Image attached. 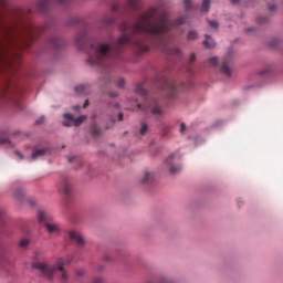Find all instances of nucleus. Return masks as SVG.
<instances>
[{"label": "nucleus", "mask_w": 283, "mask_h": 283, "mask_svg": "<svg viewBox=\"0 0 283 283\" xmlns=\"http://www.w3.org/2000/svg\"><path fill=\"white\" fill-rule=\"evenodd\" d=\"M186 18L181 17L171 22L167 13L158 15V9L149 8L145 13L138 15L137 20L132 23L129 21H124L119 25L120 32L124 34L117 39L116 42L111 44L90 41L86 31H82L77 34L75 39L76 46L78 50H85L88 46L87 63L90 65H96L102 67V74H104V83L112 82V67L109 66V54L116 52L120 54L123 48L132 45L137 50L139 54L143 52H149V44L155 45L157 50H160L165 54H170L171 56H180L182 52L176 46H169L171 41V30L182 25Z\"/></svg>", "instance_id": "nucleus-1"}, {"label": "nucleus", "mask_w": 283, "mask_h": 283, "mask_svg": "<svg viewBox=\"0 0 283 283\" xmlns=\"http://www.w3.org/2000/svg\"><path fill=\"white\" fill-rule=\"evenodd\" d=\"M72 256H60L56 259L53 265H50L45 262L35 261L32 263V269L39 271L42 277H46V280H52L56 271H60L62 280H67V277H70V274H67V272L65 271V266H70V264H72Z\"/></svg>", "instance_id": "nucleus-2"}, {"label": "nucleus", "mask_w": 283, "mask_h": 283, "mask_svg": "<svg viewBox=\"0 0 283 283\" xmlns=\"http://www.w3.org/2000/svg\"><path fill=\"white\" fill-rule=\"evenodd\" d=\"M137 112H144V114H153V116H163V104L160 99L157 97H153L151 99H146L144 105L137 104L136 106Z\"/></svg>", "instance_id": "nucleus-3"}, {"label": "nucleus", "mask_w": 283, "mask_h": 283, "mask_svg": "<svg viewBox=\"0 0 283 283\" xmlns=\"http://www.w3.org/2000/svg\"><path fill=\"white\" fill-rule=\"evenodd\" d=\"M38 220L40 224H44L48 233H59L61 231V227H59L56 222L52 221V217L48 216L45 210L38 211Z\"/></svg>", "instance_id": "nucleus-4"}, {"label": "nucleus", "mask_w": 283, "mask_h": 283, "mask_svg": "<svg viewBox=\"0 0 283 283\" xmlns=\"http://www.w3.org/2000/svg\"><path fill=\"white\" fill-rule=\"evenodd\" d=\"M160 85L169 98H174L178 94V82L164 78L160 81Z\"/></svg>", "instance_id": "nucleus-5"}, {"label": "nucleus", "mask_w": 283, "mask_h": 283, "mask_svg": "<svg viewBox=\"0 0 283 283\" xmlns=\"http://www.w3.org/2000/svg\"><path fill=\"white\" fill-rule=\"evenodd\" d=\"M67 238L78 247V249H83L87 244V240H85L83 233L76 231V230H69L67 231Z\"/></svg>", "instance_id": "nucleus-6"}, {"label": "nucleus", "mask_w": 283, "mask_h": 283, "mask_svg": "<svg viewBox=\"0 0 283 283\" xmlns=\"http://www.w3.org/2000/svg\"><path fill=\"white\" fill-rule=\"evenodd\" d=\"M64 118H65L63 123L64 127H72V126L78 127L84 120L87 119V116L82 115L77 118H74V115L66 113L64 114Z\"/></svg>", "instance_id": "nucleus-7"}, {"label": "nucleus", "mask_w": 283, "mask_h": 283, "mask_svg": "<svg viewBox=\"0 0 283 283\" xmlns=\"http://www.w3.org/2000/svg\"><path fill=\"white\" fill-rule=\"evenodd\" d=\"M59 191L64 198H70V196H72V184L69 178H64L60 181Z\"/></svg>", "instance_id": "nucleus-8"}, {"label": "nucleus", "mask_w": 283, "mask_h": 283, "mask_svg": "<svg viewBox=\"0 0 283 283\" xmlns=\"http://www.w3.org/2000/svg\"><path fill=\"white\" fill-rule=\"evenodd\" d=\"M174 158H176L175 155H170L167 159H166V165L169 167V171L170 174H178V171H180V169H182V167L180 165H176L174 164Z\"/></svg>", "instance_id": "nucleus-9"}, {"label": "nucleus", "mask_w": 283, "mask_h": 283, "mask_svg": "<svg viewBox=\"0 0 283 283\" xmlns=\"http://www.w3.org/2000/svg\"><path fill=\"white\" fill-rule=\"evenodd\" d=\"M54 0H40L38 2V10L40 12H45L48 10V8H50V4L53 2Z\"/></svg>", "instance_id": "nucleus-10"}, {"label": "nucleus", "mask_w": 283, "mask_h": 283, "mask_svg": "<svg viewBox=\"0 0 283 283\" xmlns=\"http://www.w3.org/2000/svg\"><path fill=\"white\" fill-rule=\"evenodd\" d=\"M140 0H128L126 10H140Z\"/></svg>", "instance_id": "nucleus-11"}, {"label": "nucleus", "mask_w": 283, "mask_h": 283, "mask_svg": "<svg viewBox=\"0 0 283 283\" xmlns=\"http://www.w3.org/2000/svg\"><path fill=\"white\" fill-rule=\"evenodd\" d=\"M75 92H76V94L87 95L91 92L90 85L81 84L75 87Z\"/></svg>", "instance_id": "nucleus-12"}, {"label": "nucleus", "mask_w": 283, "mask_h": 283, "mask_svg": "<svg viewBox=\"0 0 283 283\" xmlns=\"http://www.w3.org/2000/svg\"><path fill=\"white\" fill-rule=\"evenodd\" d=\"M145 83H138L135 88L136 94L139 96H147V90H145Z\"/></svg>", "instance_id": "nucleus-13"}, {"label": "nucleus", "mask_w": 283, "mask_h": 283, "mask_svg": "<svg viewBox=\"0 0 283 283\" xmlns=\"http://www.w3.org/2000/svg\"><path fill=\"white\" fill-rule=\"evenodd\" d=\"M45 154H48L46 148L38 149L31 155V158H32V160H38V158L45 156Z\"/></svg>", "instance_id": "nucleus-14"}, {"label": "nucleus", "mask_w": 283, "mask_h": 283, "mask_svg": "<svg viewBox=\"0 0 283 283\" xmlns=\"http://www.w3.org/2000/svg\"><path fill=\"white\" fill-rule=\"evenodd\" d=\"M221 72H223L226 74V76H231V67L229 66V61L222 62Z\"/></svg>", "instance_id": "nucleus-15"}, {"label": "nucleus", "mask_w": 283, "mask_h": 283, "mask_svg": "<svg viewBox=\"0 0 283 283\" xmlns=\"http://www.w3.org/2000/svg\"><path fill=\"white\" fill-rule=\"evenodd\" d=\"M154 180V174L146 171L140 180L142 185H145L147 182H151Z\"/></svg>", "instance_id": "nucleus-16"}, {"label": "nucleus", "mask_w": 283, "mask_h": 283, "mask_svg": "<svg viewBox=\"0 0 283 283\" xmlns=\"http://www.w3.org/2000/svg\"><path fill=\"white\" fill-rule=\"evenodd\" d=\"M206 39L203 41V45L205 48H208L209 50H211V48H216V41H213V39H211V36L206 35Z\"/></svg>", "instance_id": "nucleus-17"}, {"label": "nucleus", "mask_w": 283, "mask_h": 283, "mask_svg": "<svg viewBox=\"0 0 283 283\" xmlns=\"http://www.w3.org/2000/svg\"><path fill=\"white\" fill-rule=\"evenodd\" d=\"M49 43L53 45V48H61V40H59L56 36L50 38Z\"/></svg>", "instance_id": "nucleus-18"}, {"label": "nucleus", "mask_w": 283, "mask_h": 283, "mask_svg": "<svg viewBox=\"0 0 283 283\" xmlns=\"http://www.w3.org/2000/svg\"><path fill=\"white\" fill-rule=\"evenodd\" d=\"M91 135H92L94 138L101 136V128H98V126H96V125H93V126L91 127Z\"/></svg>", "instance_id": "nucleus-19"}, {"label": "nucleus", "mask_w": 283, "mask_h": 283, "mask_svg": "<svg viewBox=\"0 0 283 283\" xmlns=\"http://www.w3.org/2000/svg\"><path fill=\"white\" fill-rule=\"evenodd\" d=\"M211 0H203L201 6V12H209V6Z\"/></svg>", "instance_id": "nucleus-20"}, {"label": "nucleus", "mask_w": 283, "mask_h": 283, "mask_svg": "<svg viewBox=\"0 0 283 283\" xmlns=\"http://www.w3.org/2000/svg\"><path fill=\"white\" fill-rule=\"evenodd\" d=\"M30 244V239L23 238L19 242L20 249H25Z\"/></svg>", "instance_id": "nucleus-21"}, {"label": "nucleus", "mask_w": 283, "mask_h": 283, "mask_svg": "<svg viewBox=\"0 0 283 283\" xmlns=\"http://www.w3.org/2000/svg\"><path fill=\"white\" fill-rule=\"evenodd\" d=\"M102 21L105 25H112V23H114V19L112 18V15H105Z\"/></svg>", "instance_id": "nucleus-22"}, {"label": "nucleus", "mask_w": 283, "mask_h": 283, "mask_svg": "<svg viewBox=\"0 0 283 283\" xmlns=\"http://www.w3.org/2000/svg\"><path fill=\"white\" fill-rule=\"evenodd\" d=\"M148 129H149V126L147 124H142V127H140L138 134L140 136H145V134H147Z\"/></svg>", "instance_id": "nucleus-23"}, {"label": "nucleus", "mask_w": 283, "mask_h": 283, "mask_svg": "<svg viewBox=\"0 0 283 283\" xmlns=\"http://www.w3.org/2000/svg\"><path fill=\"white\" fill-rule=\"evenodd\" d=\"M188 39L190 41H193V40L198 39V32H196L195 30L189 31L188 32Z\"/></svg>", "instance_id": "nucleus-24"}, {"label": "nucleus", "mask_w": 283, "mask_h": 283, "mask_svg": "<svg viewBox=\"0 0 283 283\" xmlns=\"http://www.w3.org/2000/svg\"><path fill=\"white\" fill-rule=\"evenodd\" d=\"M208 65L210 66V67H216V65H218V57H210L209 60H208Z\"/></svg>", "instance_id": "nucleus-25"}, {"label": "nucleus", "mask_w": 283, "mask_h": 283, "mask_svg": "<svg viewBox=\"0 0 283 283\" xmlns=\"http://www.w3.org/2000/svg\"><path fill=\"white\" fill-rule=\"evenodd\" d=\"M25 191L23 189H18L15 192H14V197L15 198H22V196H24Z\"/></svg>", "instance_id": "nucleus-26"}, {"label": "nucleus", "mask_w": 283, "mask_h": 283, "mask_svg": "<svg viewBox=\"0 0 283 283\" xmlns=\"http://www.w3.org/2000/svg\"><path fill=\"white\" fill-rule=\"evenodd\" d=\"M186 10H191V0H184Z\"/></svg>", "instance_id": "nucleus-27"}, {"label": "nucleus", "mask_w": 283, "mask_h": 283, "mask_svg": "<svg viewBox=\"0 0 283 283\" xmlns=\"http://www.w3.org/2000/svg\"><path fill=\"white\" fill-rule=\"evenodd\" d=\"M117 87L123 88L125 87V78H119L117 82Z\"/></svg>", "instance_id": "nucleus-28"}, {"label": "nucleus", "mask_w": 283, "mask_h": 283, "mask_svg": "<svg viewBox=\"0 0 283 283\" xmlns=\"http://www.w3.org/2000/svg\"><path fill=\"white\" fill-rule=\"evenodd\" d=\"M0 145H12V143L8 138H2L0 139Z\"/></svg>", "instance_id": "nucleus-29"}, {"label": "nucleus", "mask_w": 283, "mask_h": 283, "mask_svg": "<svg viewBox=\"0 0 283 283\" xmlns=\"http://www.w3.org/2000/svg\"><path fill=\"white\" fill-rule=\"evenodd\" d=\"M103 260H104L105 262H113V261H114V259H113L112 255H109V254H105V255L103 256Z\"/></svg>", "instance_id": "nucleus-30"}, {"label": "nucleus", "mask_w": 283, "mask_h": 283, "mask_svg": "<svg viewBox=\"0 0 283 283\" xmlns=\"http://www.w3.org/2000/svg\"><path fill=\"white\" fill-rule=\"evenodd\" d=\"M59 6H66V3H70V0H57Z\"/></svg>", "instance_id": "nucleus-31"}, {"label": "nucleus", "mask_w": 283, "mask_h": 283, "mask_svg": "<svg viewBox=\"0 0 283 283\" xmlns=\"http://www.w3.org/2000/svg\"><path fill=\"white\" fill-rule=\"evenodd\" d=\"M210 28H218V21H209Z\"/></svg>", "instance_id": "nucleus-32"}, {"label": "nucleus", "mask_w": 283, "mask_h": 283, "mask_svg": "<svg viewBox=\"0 0 283 283\" xmlns=\"http://www.w3.org/2000/svg\"><path fill=\"white\" fill-rule=\"evenodd\" d=\"M185 132H187V125L181 124V125H180V133H181V134H185Z\"/></svg>", "instance_id": "nucleus-33"}, {"label": "nucleus", "mask_w": 283, "mask_h": 283, "mask_svg": "<svg viewBox=\"0 0 283 283\" xmlns=\"http://www.w3.org/2000/svg\"><path fill=\"white\" fill-rule=\"evenodd\" d=\"M104 281H103V277H101V276H97V277H95L94 280H93V283H103Z\"/></svg>", "instance_id": "nucleus-34"}, {"label": "nucleus", "mask_w": 283, "mask_h": 283, "mask_svg": "<svg viewBox=\"0 0 283 283\" xmlns=\"http://www.w3.org/2000/svg\"><path fill=\"white\" fill-rule=\"evenodd\" d=\"M45 120V117H40L36 122L35 125H42V123Z\"/></svg>", "instance_id": "nucleus-35"}, {"label": "nucleus", "mask_w": 283, "mask_h": 283, "mask_svg": "<svg viewBox=\"0 0 283 283\" xmlns=\"http://www.w3.org/2000/svg\"><path fill=\"white\" fill-rule=\"evenodd\" d=\"M85 274V270L81 269V270H76V275H78L81 277V275Z\"/></svg>", "instance_id": "nucleus-36"}, {"label": "nucleus", "mask_w": 283, "mask_h": 283, "mask_svg": "<svg viewBox=\"0 0 283 283\" xmlns=\"http://www.w3.org/2000/svg\"><path fill=\"white\" fill-rule=\"evenodd\" d=\"M15 156H19L20 160H23V154H21V151L17 150L15 151Z\"/></svg>", "instance_id": "nucleus-37"}, {"label": "nucleus", "mask_w": 283, "mask_h": 283, "mask_svg": "<svg viewBox=\"0 0 283 283\" xmlns=\"http://www.w3.org/2000/svg\"><path fill=\"white\" fill-rule=\"evenodd\" d=\"M196 62V54H191L190 55V63H195Z\"/></svg>", "instance_id": "nucleus-38"}, {"label": "nucleus", "mask_w": 283, "mask_h": 283, "mask_svg": "<svg viewBox=\"0 0 283 283\" xmlns=\"http://www.w3.org/2000/svg\"><path fill=\"white\" fill-rule=\"evenodd\" d=\"M6 216L3 214V210H0V222L4 220Z\"/></svg>", "instance_id": "nucleus-39"}, {"label": "nucleus", "mask_w": 283, "mask_h": 283, "mask_svg": "<svg viewBox=\"0 0 283 283\" xmlns=\"http://www.w3.org/2000/svg\"><path fill=\"white\" fill-rule=\"evenodd\" d=\"M111 98H116L118 96V93H109Z\"/></svg>", "instance_id": "nucleus-40"}, {"label": "nucleus", "mask_w": 283, "mask_h": 283, "mask_svg": "<svg viewBox=\"0 0 283 283\" xmlns=\"http://www.w3.org/2000/svg\"><path fill=\"white\" fill-rule=\"evenodd\" d=\"M117 10H119V7H118L117 4H114V6H113V11H114V12H117Z\"/></svg>", "instance_id": "nucleus-41"}, {"label": "nucleus", "mask_w": 283, "mask_h": 283, "mask_svg": "<svg viewBox=\"0 0 283 283\" xmlns=\"http://www.w3.org/2000/svg\"><path fill=\"white\" fill-rule=\"evenodd\" d=\"M86 107H90V101L88 99H86L85 103H84V108H86Z\"/></svg>", "instance_id": "nucleus-42"}, {"label": "nucleus", "mask_w": 283, "mask_h": 283, "mask_svg": "<svg viewBox=\"0 0 283 283\" xmlns=\"http://www.w3.org/2000/svg\"><path fill=\"white\" fill-rule=\"evenodd\" d=\"M123 118H124L123 113H119V114H118V120H123Z\"/></svg>", "instance_id": "nucleus-43"}, {"label": "nucleus", "mask_w": 283, "mask_h": 283, "mask_svg": "<svg viewBox=\"0 0 283 283\" xmlns=\"http://www.w3.org/2000/svg\"><path fill=\"white\" fill-rule=\"evenodd\" d=\"M74 160H76V157H70L69 158V163H74Z\"/></svg>", "instance_id": "nucleus-44"}, {"label": "nucleus", "mask_w": 283, "mask_h": 283, "mask_svg": "<svg viewBox=\"0 0 283 283\" xmlns=\"http://www.w3.org/2000/svg\"><path fill=\"white\" fill-rule=\"evenodd\" d=\"M114 107L115 109H120V104H115Z\"/></svg>", "instance_id": "nucleus-45"}, {"label": "nucleus", "mask_w": 283, "mask_h": 283, "mask_svg": "<svg viewBox=\"0 0 283 283\" xmlns=\"http://www.w3.org/2000/svg\"><path fill=\"white\" fill-rule=\"evenodd\" d=\"M231 1V3H233V4H235V3H239L240 2V0H230Z\"/></svg>", "instance_id": "nucleus-46"}, {"label": "nucleus", "mask_w": 283, "mask_h": 283, "mask_svg": "<svg viewBox=\"0 0 283 283\" xmlns=\"http://www.w3.org/2000/svg\"><path fill=\"white\" fill-rule=\"evenodd\" d=\"M75 112H78L81 109V106H74Z\"/></svg>", "instance_id": "nucleus-47"}, {"label": "nucleus", "mask_w": 283, "mask_h": 283, "mask_svg": "<svg viewBox=\"0 0 283 283\" xmlns=\"http://www.w3.org/2000/svg\"><path fill=\"white\" fill-rule=\"evenodd\" d=\"M103 269H105L103 265H99V266L97 268L98 271H103Z\"/></svg>", "instance_id": "nucleus-48"}, {"label": "nucleus", "mask_w": 283, "mask_h": 283, "mask_svg": "<svg viewBox=\"0 0 283 283\" xmlns=\"http://www.w3.org/2000/svg\"><path fill=\"white\" fill-rule=\"evenodd\" d=\"M270 10H275V4L269 7Z\"/></svg>", "instance_id": "nucleus-49"}]
</instances>
